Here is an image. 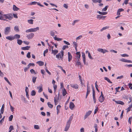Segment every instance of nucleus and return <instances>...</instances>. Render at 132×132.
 Wrapping results in <instances>:
<instances>
[{
  "label": "nucleus",
  "instance_id": "obj_1",
  "mask_svg": "<svg viewBox=\"0 0 132 132\" xmlns=\"http://www.w3.org/2000/svg\"><path fill=\"white\" fill-rule=\"evenodd\" d=\"M64 55V52L63 51H61L60 53H59L56 55V57L59 60L61 59L62 61Z\"/></svg>",
  "mask_w": 132,
  "mask_h": 132
},
{
  "label": "nucleus",
  "instance_id": "obj_2",
  "mask_svg": "<svg viewBox=\"0 0 132 132\" xmlns=\"http://www.w3.org/2000/svg\"><path fill=\"white\" fill-rule=\"evenodd\" d=\"M39 30V27H37L36 28H31L28 30H27L26 31V33L30 32H36L37 30Z\"/></svg>",
  "mask_w": 132,
  "mask_h": 132
},
{
  "label": "nucleus",
  "instance_id": "obj_3",
  "mask_svg": "<svg viewBox=\"0 0 132 132\" xmlns=\"http://www.w3.org/2000/svg\"><path fill=\"white\" fill-rule=\"evenodd\" d=\"M5 16L6 19H8L9 20H11L13 18V16L12 14H6L4 15Z\"/></svg>",
  "mask_w": 132,
  "mask_h": 132
},
{
  "label": "nucleus",
  "instance_id": "obj_4",
  "mask_svg": "<svg viewBox=\"0 0 132 132\" xmlns=\"http://www.w3.org/2000/svg\"><path fill=\"white\" fill-rule=\"evenodd\" d=\"M97 51L98 52L102 53L103 54L105 53L106 52H108V51L105 49H104L102 48H98L97 49Z\"/></svg>",
  "mask_w": 132,
  "mask_h": 132
},
{
  "label": "nucleus",
  "instance_id": "obj_5",
  "mask_svg": "<svg viewBox=\"0 0 132 132\" xmlns=\"http://www.w3.org/2000/svg\"><path fill=\"white\" fill-rule=\"evenodd\" d=\"M10 27H7L4 30V34L5 35H7L10 32Z\"/></svg>",
  "mask_w": 132,
  "mask_h": 132
},
{
  "label": "nucleus",
  "instance_id": "obj_6",
  "mask_svg": "<svg viewBox=\"0 0 132 132\" xmlns=\"http://www.w3.org/2000/svg\"><path fill=\"white\" fill-rule=\"evenodd\" d=\"M92 111H89L86 113V114L85 115L84 117V119L85 120L91 114Z\"/></svg>",
  "mask_w": 132,
  "mask_h": 132
},
{
  "label": "nucleus",
  "instance_id": "obj_7",
  "mask_svg": "<svg viewBox=\"0 0 132 132\" xmlns=\"http://www.w3.org/2000/svg\"><path fill=\"white\" fill-rule=\"evenodd\" d=\"M34 36V34L33 33H31L29 34L27 36V37L28 38L30 39H31Z\"/></svg>",
  "mask_w": 132,
  "mask_h": 132
},
{
  "label": "nucleus",
  "instance_id": "obj_8",
  "mask_svg": "<svg viewBox=\"0 0 132 132\" xmlns=\"http://www.w3.org/2000/svg\"><path fill=\"white\" fill-rule=\"evenodd\" d=\"M106 17V16H103L101 15H97L96 18L99 20H100L101 19L104 20Z\"/></svg>",
  "mask_w": 132,
  "mask_h": 132
},
{
  "label": "nucleus",
  "instance_id": "obj_9",
  "mask_svg": "<svg viewBox=\"0 0 132 132\" xmlns=\"http://www.w3.org/2000/svg\"><path fill=\"white\" fill-rule=\"evenodd\" d=\"M68 60L69 62H70L72 59V56L71 55V54L69 52H68Z\"/></svg>",
  "mask_w": 132,
  "mask_h": 132
},
{
  "label": "nucleus",
  "instance_id": "obj_10",
  "mask_svg": "<svg viewBox=\"0 0 132 132\" xmlns=\"http://www.w3.org/2000/svg\"><path fill=\"white\" fill-rule=\"evenodd\" d=\"M70 124L67 122L66 125L64 129V131H67L68 130L70 127Z\"/></svg>",
  "mask_w": 132,
  "mask_h": 132
},
{
  "label": "nucleus",
  "instance_id": "obj_11",
  "mask_svg": "<svg viewBox=\"0 0 132 132\" xmlns=\"http://www.w3.org/2000/svg\"><path fill=\"white\" fill-rule=\"evenodd\" d=\"M37 88L39 89L38 92L39 93L41 92L43 90L42 88V85L41 84L39 86L37 87Z\"/></svg>",
  "mask_w": 132,
  "mask_h": 132
},
{
  "label": "nucleus",
  "instance_id": "obj_12",
  "mask_svg": "<svg viewBox=\"0 0 132 132\" xmlns=\"http://www.w3.org/2000/svg\"><path fill=\"white\" fill-rule=\"evenodd\" d=\"M59 93L58 94V97H57V98L56 99L55 97H54V101L55 105H56L57 104V103L58 102L57 101L59 99Z\"/></svg>",
  "mask_w": 132,
  "mask_h": 132
},
{
  "label": "nucleus",
  "instance_id": "obj_13",
  "mask_svg": "<svg viewBox=\"0 0 132 132\" xmlns=\"http://www.w3.org/2000/svg\"><path fill=\"white\" fill-rule=\"evenodd\" d=\"M75 106L74 103L72 102H70V103L69 108L71 110H73V108Z\"/></svg>",
  "mask_w": 132,
  "mask_h": 132
},
{
  "label": "nucleus",
  "instance_id": "obj_14",
  "mask_svg": "<svg viewBox=\"0 0 132 132\" xmlns=\"http://www.w3.org/2000/svg\"><path fill=\"white\" fill-rule=\"evenodd\" d=\"M82 56L83 58V60L84 64H86V58L85 54L84 53H82Z\"/></svg>",
  "mask_w": 132,
  "mask_h": 132
},
{
  "label": "nucleus",
  "instance_id": "obj_15",
  "mask_svg": "<svg viewBox=\"0 0 132 132\" xmlns=\"http://www.w3.org/2000/svg\"><path fill=\"white\" fill-rule=\"evenodd\" d=\"M70 86L76 89H77L78 88V85L77 84H71Z\"/></svg>",
  "mask_w": 132,
  "mask_h": 132
},
{
  "label": "nucleus",
  "instance_id": "obj_16",
  "mask_svg": "<svg viewBox=\"0 0 132 132\" xmlns=\"http://www.w3.org/2000/svg\"><path fill=\"white\" fill-rule=\"evenodd\" d=\"M52 52L51 53L53 54L54 55H55L58 52V51L57 50H53V49L51 50Z\"/></svg>",
  "mask_w": 132,
  "mask_h": 132
},
{
  "label": "nucleus",
  "instance_id": "obj_17",
  "mask_svg": "<svg viewBox=\"0 0 132 132\" xmlns=\"http://www.w3.org/2000/svg\"><path fill=\"white\" fill-rule=\"evenodd\" d=\"M6 39L10 41L14 40L13 37L12 36H9L6 37Z\"/></svg>",
  "mask_w": 132,
  "mask_h": 132
},
{
  "label": "nucleus",
  "instance_id": "obj_18",
  "mask_svg": "<svg viewBox=\"0 0 132 132\" xmlns=\"http://www.w3.org/2000/svg\"><path fill=\"white\" fill-rule=\"evenodd\" d=\"M90 92V87L87 88V92L86 96V98H87L88 95Z\"/></svg>",
  "mask_w": 132,
  "mask_h": 132
},
{
  "label": "nucleus",
  "instance_id": "obj_19",
  "mask_svg": "<svg viewBox=\"0 0 132 132\" xmlns=\"http://www.w3.org/2000/svg\"><path fill=\"white\" fill-rule=\"evenodd\" d=\"M104 100V96H100L98 99L99 101L101 103Z\"/></svg>",
  "mask_w": 132,
  "mask_h": 132
},
{
  "label": "nucleus",
  "instance_id": "obj_20",
  "mask_svg": "<svg viewBox=\"0 0 132 132\" xmlns=\"http://www.w3.org/2000/svg\"><path fill=\"white\" fill-rule=\"evenodd\" d=\"M73 114H72L71 116L70 117L69 120L67 121V122L70 124H71V121L72 120L73 118Z\"/></svg>",
  "mask_w": 132,
  "mask_h": 132
},
{
  "label": "nucleus",
  "instance_id": "obj_21",
  "mask_svg": "<svg viewBox=\"0 0 132 132\" xmlns=\"http://www.w3.org/2000/svg\"><path fill=\"white\" fill-rule=\"evenodd\" d=\"M13 37L14 39H19L20 37V35L19 34H16Z\"/></svg>",
  "mask_w": 132,
  "mask_h": 132
},
{
  "label": "nucleus",
  "instance_id": "obj_22",
  "mask_svg": "<svg viewBox=\"0 0 132 132\" xmlns=\"http://www.w3.org/2000/svg\"><path fill=\"white\" fill-rule=\"evenodd\" d=\"M116 103L118 104H120L122 105H123L124 103L123 102L120 101H115Z\"/></svg>",
  "mask_w": 132,
  "mask_h": 132
},
{
  "label": "nucleus",
  "instance_id": "obj_23",
  "mask_svg": "<svg viewBox=\"0 0 132 132\" xmlns=\"http://www.w3.org/2000/svg\"><path fill=\"white\" fill-rule=\"evenodd\" d=\"M36 63L40 66H42L44 65V62L41 61H39L36 62Z\"/></svg>",
  "mask_w": 132,
  "mask_h": 132
},
{
  "label": "nucleus",
  "instance_id": "obj_24",
  "mask_svg": "<svg viewBox=\"0 0 132 132\" xmlns=\"http://www.w3.org/2000/svg\"><path fill=\"white\" fill-rule=\"evenodd\" d=\"M30 47V46H27L26 47H22L21 49L23 50H28Z\"/></svg>",
  "mask_w": 132,
  "mask_h": 132
},
{
  "label": "nucleus",
  "instance_id": "obj_25",
  "mask_svg": "<svg viewBox=\"0 0 132 132\" xmlns=\"http://www.w3.org/2000/svg\"><path fill=\"white\" fill-rule=\"evenodd\" d=\"M13 11H15L19 10L20 9L17 7L15 5H13Z\"/></svg>",
  "mask_w": 132,
  "mask_h": 132
},
{
  "label": "nucleus",
  "instance_id": "obj_26",
  "mask_svg": "<svg viewBox=\"0 0 132 132\" xmlns=\"http://www.w3.org/2000/svg\"><path fill=\"white\" fill-rule=\"evenodd\" d=\"M97 13H98L100 14L105 15L106 14H107V12H101L100 11H97Z\"/></svg>",
  "mask_w": 132,
  "mask_h": 132
},
{
  "label": "nucleus",
  "instance_id": "obj_27",
  "mask_svg": "<svg viewBox=\"0 0 132 132\" xmlns=\"http://www.w3.org/2000/svg\"><path fill=\"white\" fill-rule=\"evenodd\" d=\"M14 30L16 32H18L19 31V30L18 26H15L14 28Z\"/></svg>",
  "mask_w": 132,
  "mask_h": 132
},
{
  "label": "nucleus",
  "instance_id": "obj_28",
  "mask_svg": "<svg viewBox=\"0 0 132 132\" xmlns=\"http://www.w3.org/2000/svg\"><path fill=\"white\" fill-rule=\"evenodd\" d=\"M67 93V91L64 88H63V89L62 90V94L63 95V96H65Z\"/></svg>",
  "mask_w": 132,
  "mask_h": 132
},
{
  "label": "nucleus",
  "instance_id": "obj_29",
  "mask_svg": "<svg viewBox=\"0 0 132 132\" xmlns=\"http://www.w3.org/2000/svg\"><path fill=\"white\" fill-rule=\"evenodd\" d=\"M56 36L54 37V38L55 40H57L58 41H60L62 39L61 38H58L56 37Z\"/></svg>",
  "mask_w": 132,
  "mask_h": 132
},
{
  "label": "nucleus",
  "instance_id": "obj_30",
  "mask_svg": "<svg viewBox=\"0 0 132 132\" xmlns=\"http://www.w3.org/2000/svg\"><path fill=\"white\" fill-rule=\"evenodd\" d=\"M104 79L105 80H107L108 82L110 83L111 84L112 82L109 79V78L107 77H105Z\"/></svg>",
  "mask_w": 132,
  "mask_h": 132
},
{
  "label": "nucleus",
  "instance_id": "obj_31",
  "mask_svg": "<svg viewBox=\"0 0 132 132\" xmlns=\"http://www.w3.org/2000/svg\"><path fill=\"white\" fill-rule=\"evenodd\" d=\"M17 43L19 45H21L23 42L20 39H18L17 40Z\"/></svg>",
  "mask_w": 132,
  "mask_h": 132
},
{
  "label": "nucleus",
  "instance_id": "obj_32",
  "mask_svg": "<svg viewBox=\"0 0 132 132\" xmlns=\"http://www.w3.org/2000/svg\"><path fill=\"white\" fill-rule=\"evenodd\" d=\"M47 105L48 107L50 108H52L53 107V105L51 104L50 102H48L47 103Z\"/></svg>",
  "mask_w": 132,
  "mask_h": 132
},
{
  "label": "nucleus",
  "instance_id": "obj_33",
  "mask_svg": "<svg viewBox=\"0 0 132 132\" xmlns=\"http://www.w3.org/2000/svg\"><path fill=\"white\" fill-rule=\"evenodd\" d=\"M36 94V92L34 90H32L31 91V96H34Z\"/></svg>",
  "mask_w": 132,
  "mask_h": 132
},
{
  "label": "nucleus",
  "instance_id": "obj_34",
  "mask_svg": "<svg viewBox=\"0 0 132 132\" xmlns=\"http://www.w3.org/2000/svg\"><path fill=\"white\" fill-rule=\"evenodd\" d=\"M36 79H37L36 77H35L34 76H32V81L34 83H35V82Z\"/></svg>",
  "mask_w": 132,
  "mask_h": 132
},
{
  "label": "nucleus",
  "instance_id": "obj_35",
  "mask_svg": "<svg viewBox=\"0 0 132 132\" xmlns=\"http://www.w3.org/2000/svg\"><path fill=\"white\" fill-rule=\"evenodd\" d=\"M33 20L32 19L28 20V22L30 24H33Z\"/></svg>",
  "mask_w": 132,
  "mask_h": 132
},
{
  "label": "nucleus",
  "instance_id": "obj_36",
  "mask_svg": "<svg viewBox=\"0 0 132 132\" xmlns=\"http://www.w3.org/2000/svg\"><path fill=\"white\" fill-rule=\"evenodd\" d=\"M34 128L36 129H38L40 128L39 126L38 125H35L34 126Z\"/></svg>",
  "mask_w": 132,
  "mask_h": 132
},
{
  "label": "nucleus",
  "instance_id": "obj_37",
  "mask_svg": "<svg viewBox=\"0 0 132 132\" xmlns=\"http://www.w3.org/2000/svg\"><path fill=\"white\" fill-rule=\"evenodd\" d=\"M109 27L106 26L100 30L101 31H103V30H106L108 29Z\"/></svg>",
  "mask_w": 132,
  "mask_h": 132
},
{
  "label": "nucleus",
  "instance_id": "obj_38",
  "mask_svg": "<svg viewBox=\"0 0 132 132\" xmlns=\"http://www.w3.org/2000/svg\"><path fill=\"white\" fill-rule=\"evenodd\" d=\"M30 72L31 74L34 73L35 74H36L35 71L33 69H32L30 70Z\"/></svg>",
  "mask_w": 132,
  "mask_h": 132
},
{
  "label": "nucleus",
  "instance_id": "obj_39",
  "mask_svg": "<svg viewBox=\"0 0 132 132\" xmlns=\"http://www.w3.org/2000/svg\"><path fill=\"white\" fill-rule=\"evenodd\" d=\"M108 7H109V6H108V5L106 6L104 8L102 9V11H106L107 10V9Z\"/></svg>",
  "mask_w": 132,
  "mask_h": 132
},
{
  "label": "nucleus",
  "instance_id": "obj_40",
  "mask_svg": "<svg viewBox=\"0 0 132 132\" xmlns=\"http://www.w3.org/2000/svg\"><path fill=\"white\" fill-rule=\"evenodd\" d=\"M13 118V116L12 115H11L9 117V120L10 121H12Z\"/></svg>",
  "mask_w": 132,
  "mask_h": 132
},
{
  "label": "nucleus",
  "instance_id": "obj_41",
  "mask_svg": "<svg viewBox=\"0 0 132 132\" xmlns=\"http://www.w3.org/2000/svg\"><path fill=\"white\" fill-rule=\"evenodd\" d=\"M50 35L51 36L53 37L54 36V32L53 31H51L50 32Z\"/></svg>",
  "mask_w": 132,
  "mask_h": 132
},
{
  "label": "nucleus",
  "instance_id": "obj_42",
  "mask_svg": "<svg viewBox=\"0 0 132 132\" xmlns=\"http://www.w3.org/2000/svg\"><path fill=\"white\" fill-rule=\"evenodd\" d=\"M26 56L28 58H30L31 57L30 52H28L27 53Z\"/></svg>",
  "mask_w": 132,
  "mask_h": 132
},
{
  "label": "nucleus",
  "instance_id": "obj_43",
  "mask_svg": "<svg viewBox=\"0 0 132 132\" xmlns=\"http://www.w3.org/2000/svg\"><path fill=\"white\" fill-rule=\"evenodd\" d=\"M21 98L22 100L24 101H26V99L22 95L21 96Z\"/></svg>",
  "mask_w": 132,
  "mask_h": 132
},
{
  "label": "nucleus",
  "instance_id": "obj_44",
  "mask_svg": "<svg viewBox=\"0 0 132 132\" xmlns=\"http://www.w3.org/2000/svg\"><path fill=\"white\" fill-rule=\"evenodd\" d=\"M69 47L68 45H64L62 47V49L63 50H64L66 48H68Z\"/></svg>",
  "mask_w": 132,
  "mask_h": 132
},
{
  "label": "nucleus",
  "instance_id": "obj_45",
  "mask_svg": "<svg viewBox=\"0 0 132 132\" xmlns=\"http://www.w3.org/2000/svg\"><path fill=\"white\" fill-rule=\"evenodd\" d=\"M93 100L94 101V103L95 104L96 103V98H95V95H93Z\"/></svg>",
  "mask_w": 132,
  "mask_h": 132
},
{
  "label": "nucleus",
  "instance_id": "obj_46",
  "mask_svg": "<svg viewBox=\"0 0 132 132\" xmlns=\"http://www.w3.org/2000/svg\"><path fill=\"white\" fill-rule=\"evenodd\" d=\"M76 64L78 66L81 65V63L79 61H77L76 62Z\"/></svg>",
  "mask_w": 132,
  "mask_h": 132
},
{
  "label": "nucleus",
  "instance_id": "obj_47",
  "mask_svg": "<svg viewBox=\"0 0 132 132\" xmlns=\"http://www.w3.org/2000/svg\"><path fill=\"white\" fill-rule=\"evenodd\" d=\"M88 56L89 58L93 60V59L91 56L89 52H88Z\"/></svg>",
  "mask_w": 132,
  "mask_h": 132
},
{
  "label": "nucleus",
  "instance_id": "obj_48",
  "mask_svg": "<svg viewBox=\"0 0 132 132\" xmlns=\"http://www.w3.org/2000/svg\"><path fill=\"white\" fill-rule=\"evenodd\" d=\"M63 6L66 9H67L68 7V6L67 4H63Z\"/></svg>",
  "mask_w": 132,
  "mask_h": 132
},
{
  "label": "nucleus",
  "instance_id": "obj_49",
  "mask_svg": "<svg viewBox=\"0 0 132 132\" xmlns=\"http://www.w3.org/2000/svg\"><path fill=\"white\" fill-rule=\"evenodd\" d=\"M132 119V117H130L128 119V122L129 123V124L130 125L131 124V119Z\"/></svg>",
  "mask_w": 132,
  "mask_h": 132
},
{
  "label": "nucleus",
  "instance_id": "obj_50",
  "mask_svg": "<svg viewBox=\"0 0 132 132\" xmlns=\"http://www.w3.org/2000/svg\"><path fill=\"white\" fill-rule=\"evenodd\" d=\"M79 21V20H74L73 23H72V25H74L75 24V23L78 22Z\"/></svg>",
  "mask_w": 132,
  "mask_h": 132
},
{
  "label": "nucleus",
  "instance_id": "obj_51",
  "mask_svg": "<svg viewBox=\"0 0 132 132\" xmlns=\"http://www.w3.org/2000/svg\"><path fill=\"white\" fill-rule=\"evenodd\" d=\"M46 71L50 75H51V73L47 69V68L46 67L45 69Z\"/></svg>",
  "mask_w": 132,
  "mask_h": 132
},
{
  "label": "nucleus",
  "instance_id": "obj_52",
  "mask_svg": "<svg viewBox=\"0 0 132 132\" xmlns=\"http://www.w3.org/2000/svg\"><path fill=\"white\" fill-rule=\"evenodd\" d=\"M121 55L123 57H128L129 56V55L126 54H121Z\"/></svg>",
  "mask_w": 132,
  "mask_h": 132
},
{
  "label": "nucleus",
  "instance_id": "obj_53",
  "mask_svg": "<svg viewBox=\"0 0 132 132\" xmlns=\"http://www.w3.org/2000/svg\"><path fill=\"white\" fill-rule=\"evenodd\" d=\"M63 42L65 44L68 45H70V44L68 42L65 40L63 41Z\"/></svg>",
  "mask_w": 132,
  "mask_h": 132
},
{
  "label": "nucleus",
  "instance_id": "obj_54",
  "mask_svg": "<svg viewBox=\"0 0 132 132\" xmlns=\"http://www.w3.org/2000/svg\"><path fill=\"white\" fill-rule=\"evenodd\" d=\"M14 129L13 126L12 125H11L10 126L9 128V130H12Z\"/></svg>",
  "mask_w": 132,
  "mask_h": 132
},
{
  "label": "nucleus",
  "instance_id": "obj_55",
  "mask_svg": "<svg viewBox=\"0 0 132 132\" xmlns=\"http://www.w3.org/2000/svg\"><path fill=\"white\" fill-rule=\"evenodd\" d=\"M82 37V36H81V35H80V36L78 37H77L76 38V40H79L80 39L81 37Z\"/></svg>",
  "mask_w": 132,
  "mask_h": 132
},
{
  "label": "nucleus",
  "instance_id": "obj_56",
  "mask_svg": "<svg viewBox=\"0 0 132 132\" xmlns=\"http://www.w3.org/2000/svg\"><path fill=\"white\" fill-rule=\"evenodd\" d=\"M73 44L74 45V46H75V47H77L78 45L77 42H73Z\"/></svg>",
  "mask_w": 132,
  "mask_h": 132
},
{
  "label": "nucleus",
  "instance_id": "obj_57",
  "mask_svg": "<svg viewBox=\"0 0 132 132\" xmlns=\"http://www.w3.org/2000/svg\"><path fill=\"white\" fill-rule=\"evenodd\" d=\"M23 42L24 44H26L27 45H28L29 44V42L25 41H23Z\"/></svg>",
  "mask_w": 132,
  "mask_h": 132
},
{
  "label": "nucleus",
  "instance_id": "obj_58",
  "mask_svg": "<svg viewBox=\"0 0 132 132\" xmlns=\"http://www.w3.org/2000/svg\"><path fill=\"white\" fill-rule=\"evenodd\" d=\"M26 95L27 96V97L28 98H29V95L28 94V92H27V91H26Z\"/></svg>",
  "mask_w": 132,
  "mask_h": 132
},
{
  "label": "nucleus",
  "instance_id": "obj_59",
  "mask_svg": "<svg viewBox=\"0 0 132 132\" xmlns=\"http://www.w3.org/2000/svg\"><path fill=\"white\" fill-rule=\"evenodd\" d=\"M3 15L2 16H0V19L1 20H6L5 19H3Z\"/></svg>",
  "mask_w": 132,
  "mask_h": 132
},
{
  "label": "nucleus",
  "instance_id": "obj_60",
  "mask_svg": "<svg viewBox=\"0 0 132 132\" xmlns=\"http://www.w3.org/2000/svg\"><path fill=\"white\" fill-rule=\"evenodd\" d=\"M126 62L132 63V61L130 60L126 59Z\"/></svg>",
  "mask_w": 132,
  "mask_h": 132
},
{
  "label": "nucleus",
  "instance_id": "obj_61",
  "mask_svg": "<svg viewBox=\"0 0 132 132\" xmlns=\"http://www.w3.org/2000/svg\"><path fill=\"white\" fill-rule=\"evenodd\" d=\"M129 101H128V103H129L130 102H131L132 100V97H128Z\"/></svg>",
  "mask_w": 132,
  "mask_h": 132
},
{
  "label": "nucleus",
  "instance_id": "obj_62",
  "mask_svg": "<svg viewBox=\"0 0 132 132\" xmlns=\"http://www.w3.org/2000/svg\"><path fill=\"white\" fill-rule=\"evenodd\" d=\"M123 77V76L122 75L121 76H118L117 77V79H121Z\"/></svg>",
  "mask_w": 132,
  "mask_h": 132
},
{
  "label": "nucleus",
  "instance_id": "obj_63",
  "mask_svg": "<svg viewBox=\"0 0 132 132\" xmlns=\"http://www.w3.org/2000/svg\"><path fill=\"white\" fill-rule=\"evenodd\" d=\"M131 109V107H130L129 106V107L126 110H127V113L129 111H130V110Z\"/></svg>",
  "mask_w": 132,
  "mask_h": 132
},
{
  "label": "nucleus",
  "instance_id": "obj_64",
  "mask_svg": "<svg viewBox=\"0 0 132 132\" xmlns=\"http://www.w3.org/2000/svg\"><path fill=\"white\" fill-rule=\"evenodd\" d=\"M53 87H54V91H55L56 90V89H57V86L56 85H54Z\"/></svg>",
  "mask_w": 132,
  "mask_h": 132
}]
</instances>
